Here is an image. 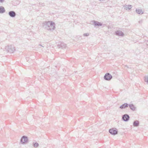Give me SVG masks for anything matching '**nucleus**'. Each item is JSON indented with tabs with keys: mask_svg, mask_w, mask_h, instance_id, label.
<instances>
[{
	"mask_svg": "<svg viewBox=\"0 0 148 148\" xmlns=\"http://www.w3.org/2000/svg\"><path fill=\"white\" fill-rule=\"evenodd\" d=\"M43 27L48 30H53L55 27V24L52 21H46L43 23Z\"/></svg>",
	"mask_w": 148,
	"mask_h": 148,
	"instance_id": "nucleus-1",
	"label": "nucleus"
},
{
	"mask_svg": "<svg viewBox=\"0 0 148 148\" xmlns=\"http://www.w3.org/2000/svg\"><path fill=\"white\" fill-rule=\"evenodd\" d=\"M5 49L8 52L10 53H13L15 51V48L12 45H8L5 47Z\"/></svg>",
	"mask_w": 148,
	"mask_h": 148,
	"instance_id": "nucleus-2",
	"label": "nucleus"
},
{
	"mask_svg": "<svg viewBox=\"0 0 148 148\" xmlns=\"http://www.w3.org/2000/svg\"><path fill=\"white\" fill-rule=\"evenodd\" d=\"M109 133L112 135H115L118 134V131L115 128L111 129L109 130Z\"/></svg>",
	"mask_w": 148,
	"mask_h": 148,
	"instance_id": "nucleus-3",
	"label": "nucleus"
},
{
	"mask_svg": "<svg viewBox=\"0 0 148 148\" xmlns=\"http://www.w3.org/2000/svg\"><path fill=\"white\" fill-rule=\"evenodd\" d=\"M112 78V76L110 73H107L104 76V79L106 80H110Z\"/></svg>",
	"mask_w": 148,
	"mask_h": 148,
	"instance_id": "nucleus-4",
	"label": "nucleus"
},
{
	"mask_svg": "<svg viewBox=\"0 0 148 148\" xmlns=\"http://www.w3.org/2000/svg\"><path fill=\"white\" fill-rule=\"evenodd\" d=\"M28 140L27 137L26 136H24L22 137L20 141L22 143L24 144L27 142Z\"/></svg>",
	"mask_w": 148,
	"mask_h": 148,
	"instance_id": "nucleus-5",
	"label": "nucleus"
},
{
	"mask_svg": "<svg viewBox=\"0 0 148 148\" xmlns=\"http://www.w3.org/2000/svg\"><path fill=\"white\" fill-rule=\"evenodd\" d=\"M129 116L127 114H124L122 116V119L124 121H127L130 119Z\"/></svg>",
	"mask_w": 148,
	"mask_h": 148,
	"instance_id": "nucleus-6",
	"label": "nucleus"
},
{
	"mask_svg": "<svg viewBox=\"0 0 148 148\" xmlns=\"http://www.w3.org/2000/svg\"><path fill=\"white\" fill-rule=\"evenodd\" d=\"M9 15L12 18L16 16V13L14 11H10L8 13Z\"/></svg>",
	"mask_w": 148,
	"mask_h": 148,
	"instance_id": "nucleus-7",
	"label": "nucleus"
},
{
	"mask_svg": "<svg viewBox=\"0 0 148 148\" xmlns=\"http://www.w3.org/2000/svg\"><path fill=\"white\" fill-rule=\"evenodd\" d=\"M93 24L95 26H102V23H101L99 22L98 21H93Z\"/></svg>",
	"mask_w": 148,
	"mask_h": 148,
	"instance_id": "nucleus-8",
	"label": "nucleus"
},
{
	"mask_svg": "<svg viewBox=\"0 0 148 148\" xmlns=\"http://www.w3.org/2000/svg\"><path fill=\"white\" fill-rule=\"evenodd\" d=\"M116 34L117 35L121 36H123L124 35V33L120 31H116Z\"/></svg>",
	"mask_w": 148,
	"mask_h": 148,
	"instance_id": "nucleus-9",
	"label": "nucleus"
},
{
	"mask_svg": "<svg viewBox=\"0 0 148 148\" xmlns=\"http://www.w3.org/2000/svg\"><path fill=\"white\" fill-rule=\"evenodd\" d=\"M128 104L127 103H124V104L120 106L119 108L121 109L126 108L128 107Z\"/></svg>",
	"mask_w": 148,
	"mask_h": 148,
	"instance_id": "nucleus-10",
	"label": "nucleus"
},
{
	"mask_svg": "<svg viewBox=\"0 0 148 148\" xmlns=\"http://www.w3.org/2000/svg\"><path fill=\"white\" fill-rule=\"evenodd\" d=\"M58 48H63L66 47V45L64 43H61L60 45H58Z\"/></svg>",
	"mask_w": 148,
	"mask_h": 148,
	"instance_id": "nucleus-11",
	"label": "nucleus"
},
{
	"mask_svg": "<svg viewBox=\"0 0 148 148\" xmlns=\"http://www.w3.org/2000/svg\"><path fill=\"white\" fill-rule=\"evenodd\" d=\"M133 125L135 127H137L139 125V121L137 120L134 121L133 122Z\"/></svg>",
	"mask_w": 148,
	"mask_h": 148,
	"instance_id": "nucleus-12",
	"label": "nucleus"
},
{
	"mask_svg": "<svg viewBox=\"0 0 148 148\" xmlns=\"http://www.w3.org/2000/svg\"><path fill=\"white\" fill-rule=\"evenodd\" d=\"M5 10L3 6H0V13H3L5 12Z\"/></svg>",
	"mask_w": 148,
	"mask_h": 148,
	"instance_id": "nucleus-13",
	"label": "nucleus"
},
{
	"mask_svg": "<svg viewBox=\"0 0 148 148\" xmlns=\"http://www.w3.org/2000/svg\"><path fill=\"white\" fill-rule=\"evenodd\" d=\"M130 109L133 111H134L135 110L136 108L133 104H130L128 105Z\"/></svg>",
	"mask_w": 148,
	"mask_h": 148,
	"instance_id": "nucleus-14",
	"label": "nucleus"
},
{
	"mask_svg": "<svg viewBox=\"0 0 148 148\" xmlns=\"http://www.w3.org/2000/svg\"><path fill=\"white\" fill-rule=\"evenodd\" d=\"M136 12L137 14H142L143 13V12L141 9H136Z\"/></svg>",
	"mask_w": 148,
	"mask_h": 148,
	"instance_id": "nucleus-15",
	"label": "nucleus"
},
{
	"mask_svg": "<svg viewBox=\"0 0 148 148\" xmlns=\"http://www.w3.org/2000/svg\"><path fill=\"white\" fill-rule=\"evenodd\" d=\"M124 7L125 8L126 10L128 9L130 10L132 8V5H125Z\"/></svg>",
	"mask_w": 148,
	"mask_h": 148,
	"instance_id": "nucleus-16",
	"label": "nucleus"
},
{
	"mask_svg": "<svg viewBox=\"0 0 148 148\" xmlns=\"http://www.w3.org/2000/svg\"><path fill=\"white\" fill-rule=\"evenodd\" d=\"M33 146L34 147L36 148L39 146V144L37 143L36 142L34 143H33Z\"/></svg>",
	"mask_w": 148,
	"mask_h": 148,
	"instance_id": "nucleus-17",
	"label": "nucleus"
},
{
	"mask_svg": "<svg viewBox=\"0 0 148 148\" xmlns=\"http://www.w3.org/2000/svg\"><path fill=\"white\" fill-rule=\"evenodd\" d=\"M83 35L84 36H87L89 35V34L88 33H85Z\"/></svg>",
	"mask_w": 148,
	"mask_h": 148,
	"instance_id": "nucleus-18",
	"label": "nucleus"
},
{
	"mask_svg": "<svg viewBox=\"0 0 148 148\" xmlns=\"http://www.w3.org/2000/svg\"><path fill=\"white\" fill-rule=\"evenodd\" d=\"M139 23H143V20H141L139 21Z\"/></svg>",
	"mask_w": 148,
	"mask_h": 148,
	"instance_id": "nucleus-19",
	"label": "nucleus"
},
{
	"mask_svg": "<svg viewBox=\"0 0 148 148\" xmlns=\"http://www.w3.org/2000/svg\"><path fill=\"white\" fill-rule=\"evenodd\" d=\"M4 0H0V2L2 3L3 2H4Z\"/></svg>",
	"mask_w": 148,
	"mask_h": 148,
	"instance_id": "nucleus-20",
	"label": "nucleus"
},
{
	"mask_svg": "<svg viewBox=\"0 0 148 148\" xmlns=\"http://www.w3.org/2000/svg\"><path fill=\"white\" fill-rule=\"evenodd\" d=\"M26 60H27V61H28L29 60H28V58H26Z\"/></svg>",
	"mask_w": 148,
	"mask_h": 148,
	"instance_id": "nucleus-21",
	"label": "nucleus"
},
{
	"mask_svg": "<svg viewBox=\"0 0 148 148\" xmlns=\"http://www.w3.org/2000/svg\"><path fill=\"white\" fill-rule=\"evenodd\" d=\"M39 46H41V47H44V46H42V45H39Z\"/></svg>",
	"mask_w": 148,
	"mask_h": 148,
	"instance_id": "nucleus-22",
	"label": "nucleus"
},
{
	"mask_svg": "<svg viewBox=\"0 0 148 148\" xmlns=\"http://www.w3.org/2000/svg\"><path fill=\"white\" fill-rule=\"evenodd\" d=\"M126 66V67H127V68L128 67V66Z\"/></svg>",
	"mask_w": 148,
	"mask_h": 148,
	"instance_id": "nucleus-23",
	"label": "nucleus"
}]
</instances>
